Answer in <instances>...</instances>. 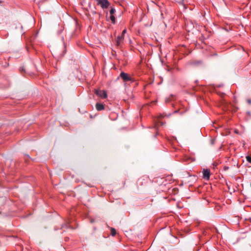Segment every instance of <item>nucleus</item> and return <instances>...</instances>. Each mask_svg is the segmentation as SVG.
Segmentation results:
<instances>
[{"label": "nucleus", "instance_id": "39448f33", "mask_svg": "<svg viewBox=\"0 0 251 251\" xmlns=\"http://www.w3.org/2000/svg\"><path fill=\"white\" fill-rule=\"evenodd\" d=\"M124 37L123 36H118L116 39V45L118 46H120L123 43Z\"/></svg>", "mask_w": 251, "mask_h": 251}, {"label": "nucleus", "instance_id": "7ed1b4c3", "mask_svg": "<svg viewBox=\"0 0 251 251\" xmlns=\"http://www.w3.org/2000/svg\"><path fill=\"white\" fill-rule=\"evenodd\" d=\"M120 77L124 82L130 81L132 79L131 77L127 74L123 72L120 73Z\"/></svg>", "mask_w": 251, "mask_h": 251}, {"label": "nucleus", "instance_id": "9b49d317", "mask_svg": "<svg viewBox=\"0 0 251 251\" xmlns=\"http://www.w3.org/2000/svg\"><path fill=\"white\" fill-rule=\"evenodd\" d=\"M126 33V29H125L124 30H123L122 31V33L121 34V35H120L121 36H123V37L124 38L125 37V34Z\"/></svg>", "mask_w": 251, "mask_h": 251}, {"label": "nucleus", "instance_id": "6e6552de", "mask_svg": "<svg viewBox=\"0 0 251 251\" xmlns=\"http://www.w3.org/2000/svg\"><path fill=\"white\" fill-rule=\"evenodd\" d=\"M116 230L115 229V228H111V234L112 236H114L116 235Z\"/></svg>", "mask_w": 251, "mask_h": 251}, {"label": "nucleus", "instance_id": "1a4fd4ad", "mask_svg": "<svg viewBox=\"0 0 251 251\" xmlns=\"http://www.w3.org/2000/svg\"><path fill=\"white\" fill-rule=\"evenodd\" d=\"M116 12L115 9L114 8H111L109 12L110 15H113Z\"/></svg>", "mask_w": 251, "mask_h": 251}, {"label": "nucleus", "instance_id": "f257e3e1", "mask_svg": "<svg viewBox=\"0 0 251 251\" xmlns=\"http://www.w3.org/2000/svg\"><path fill=\"white\" fill-rule=\"evenodd\" d=\"M97 4L100 5L102 9L107 8L110 5L108 0H96Z\"/></svg>", "mask_w": 251, "mask_h": 251}, {"label": "nucleus", "instance_id": "f03ea898", "mask_svg": "<svg viewBox=\"0 0 251 251\" xmlns=\"http://www.w3.org/2000/svg\"><path fill=\"white\" fill-rule=\"evenodd\" d=\"M95 93L101 99H106L107 97V93L105 90H95Z\"/></svg>", "mask_w": 251, "mask_h": 251}, {"label": "nucleus", "instance_id": "ddd939ff", "mask_svg": "<svg viewBox=\"0 0 251 251\" xmlns=\"http://www.w3.org/2000/svg\"><path fill=\"white\" fill-rule=\"evenodd\" d=\"M228 169V167H226V168H225V170H227Z\"/></svg>", "mask_w": 251, "mask_h": 251}, {"label": "nucleus", "instance_id": "423d86ee", "mask_svg": "<svg viewBox=\"0 0 251 251\" xmlns=\"http://www.w3.org/2000/svg\"><path fill=\"white\" fill-rule=\"evenodd\" d=\"M96 108L98 111H101L104 109V105L102 103H97Z\"/></svg>", "mask_w": 251, "mask_h": 251}, {"label": "nucleus", "instance_id": "20e7f679", "mask_svg": "<svg viewBox=\"0 0 251 251\" xmlns=\"http://www.w3.org/2000/svg\"><path fill=\"white\" fill-rule=\"evenodd\" d=\"M203 178L207 180L209 179L210 176V170L206 169L203 171Z\"/></svg>", "mask_w": 251, "mask_h": 251}, {"label": "nucleus", "instance_id": "f8f14e48", "mask_svg": "<svg viewBox=\"0 0 251 251\" xmlns=\"http://www.w3.org/2000/svg\"><path fill=\"white\" fill-rule=\"evenodd\" d=\"M248 102H249V103H251V100H248Z\"/></svg>", "mask_w": 251, "mask_h": 251}, {"label": "nucleus", "instance_id": "0eeeda50", "mask_svg": "<svg viewBox=\"0 0 251 251\" xmlns=\"http://www.w3.org/2000/svg\"><path fill=\"white\" fill-rule=\"evenodd\" d=\"M109 18H110V19L112 23L113 24H115L116 19H115V16H114V15H110Z\"/></svg>", "mask_w": 251, "mask_h": 251}, {"label": "nucleus", "instance_id": "9d476101", "mask_svg": "<svg viewBox=\"0 0 251 251\" xmlns=\"http://www.w3.org/2000/svg\"><path fill=\"white\" fill-rule=\"evenodd\" d=\"M246 160L251 163V156H249V155H248L246 157Z\"/></svg>", "mask_w": 251, "mask_h": 251}]
</instances>
